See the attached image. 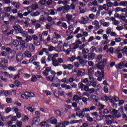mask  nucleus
I'll return each instance as SVG.
<instances>
[{
    "instance_id": "obj_1",
    "label": "nucleus",
    "mask_w": 127,
    "mask_h": 127,
    "mask_svg": "<svg viewBox=\"0 0 127 127\" xmlns=\"http://www.w3.org/2000/svg\"><path fill=\"white\" fill-rule=\"evenodd\" d=\"M48 35V31H44L42 33H40L38 35L40 41L45 42L46 40H44V37Z\"/></svg>"
},
{
    "instance_id": "obj_2",
    "label": "nucleus",
    "mask_w": 127,
    "mask_h": 127,
    "mask_svg": "<svg viewBox=\"0 0 127 127\" xmlns=\"http://www.w3.org/2000/svg\"><path fill=\"white\" fill-rule=\"evenodd\" d=\"M8 63V61L3 58H1L0 59V67L2 68V69H5L6 68V64Z\"/></svg>"
},
{
    "instance_id": "obj_3",
    "label": "nucleus",
    "mask_w": 127,
    "mask_h": 127,
    "mask_svg": "<svg viewBox=\"0 0 127 127\" xmlns=\"http://www.w3.org/2000/svg\"><path fill=\"white\" fill-rule=\"evenodd\" d=\"M65 18L68 24H71V22L75 23V20L73 19V15L71 14H67L65 16Z\"/></svg>"
},
{
    "instance_id": "obj_4",
    "label": "nucleus",
    "mask_w": 127,
    "mask_h": 127,
    "mask_svg": "<svg viewBox=\"0 0 127 127\" xmlns=\"http://www.w3.org/2000/svg\"><path fill=\"white\" fill-rule=\"evenodd\" d=\"M103 59V56L102 55H100L97 56V59H96V62L98 63H107V60H102Z\"/></svg>"
},
{
    "instance_id": "obj_5",
    "label": "nucleus",
    "mask_w": 127,
    "mask_h": 127,
    "mask_svg": "<svg viewBox=\"0 0 127 127\" xmlns=\"http://www.w3.org/2000/svg\"><path fill=\"white\" fill-rule=\"evenodd\" d=\"M46 79L47 80H48V81H50V82H54L55 83H56V82H58L59 80L58 77L54 78V76H52V75L47 76Z\"/></svg>"
},
{
    "instance_id": "obj_6",
    "label": "nucleus",
    "mask_w": 127,
    "mask_h": 127,
    "mask_svg": "<svg viewBox=\"0 0 127 127\" xmlns=\"http://www.w3.org/2000/svg\"><path fill=\"white\" fill-rule=\"evenodd\" d=\"M59 49H60L59 50V52H64L66 55H69L71 52V49L68 48L66 51H65V50H63V47L62 46L60 48H59Z\"/></svg>"
},
{
    "instance_id": "obj_7",
    "label": "nucleus",
    "mask_w": 127,
    "mask_h": 127,
    "mask_svg": "<svg viewBox=\"0 0 127 127\" xmlns=\"http://www.w3.org/2000/svg\"><path fill=\"white\" fill-rule=\"evenodd\" d=\"M51 71V67H46L45 69L42 71V74L44 76H49V72Z\"/></svg>"
},
{
    "instance_id": "obj_8",
    "label": "nucleus",
    "mask_w": 127,
    "mask_h": 127,
    "mask_svg": "<svg viewBox=\"0 0 127 127\" xmlns=\"http://www.w3.org/2000/svg\"><path fill=\"white\" fill-rule=\"evenodd\" d=\"M92 25H94L95 27V30H98L100 29L101 26H100V23L96 20H95L94 21L92 22Z\"/></svg>"
},
{
    "instance_id": "obj_9",
    "label": "nucleus",
    "mask_w": 127,
    "mask_h": 127,
    "mask_svg": "<svg viewBox=\"0 0 127 127\" xmlns=\"http://www.w3.org/2000/svg\"><path fill=\"white\" fill-rule=\"evenodd\" d=\"M81 23H82V24H86V23H88V22L89 21V17L87 16H82L81 17Z\"/></svg>"
},
{
    "instance_id": "obj_10",
    "label": "nucleus",
    "mask_w": 127,
    "mask_h": 127,
    "mask_svg": "<svg viewBox=\"0 0 127 127\" xmlns=\"http://www.w3.org/2000/svg\"><path fill=\"white\" fill-rule=\"evenodd\" d=\"M32 125H38L39 123H40V117L37 116L35 118H34L32 121Z\"/></svg>"
},
{
    "instance_id": "obj_11",
    "label": "nucleus",
    "mask_w": 127,
    "mask_h": 127,
    "mask_svg": "<svg viewBox=\"0 0 127 127\" xmlns=\"http://www.w3.org/2000/svg\"><path fill=\"white\" fill-rule=\"evenodd\" d=\"M16 59L17 62H21L23 60V55L22 53L17 54Z\"/></svg>"
},
{
    "instance_id": "obj_12",
    "label": "nucleus",
    "mask_w": 127,
    "mask_h": 127,
    "mask_svg": "<svg viewBox=\"0 0 127 127\" xmlns=\"http://www.w3.org/2000/svg\"><path fill=\"white\" fill-rule=\"evenodd\" d=\"M85 69L80 68L77 71L76 76L77 77H80L82 75H85Z\"/></svg>"
},
{
    "instance_id": "obj_13",
    "label": "nucleus",
    "mask_w": 127,
    "mask_h": 127,
    "mask_svg": "<svg viewBox=\"0 0 127 127\" xmlns=\"http://www.w3.org/2000/svg\"><path fill=\"white\" fill-rule=\"evenodd\" d=\"M104 64H106V63H100L96 64V67L98 68V69H99V70H101V71H104Z\"/></svg>"
},
{
    "instance_id": "obj_14",
    "label": "nucleus",
    "mask_w": 127,
    "mask_h": 127,
    "mask_svg": "<svg viewBox=\"0 0 127 127\" xmlns=\"http://www.w3.org/2000/svg\"><path fill=\"white\" fill-rule=\"evenodd\" d=\"M41 78V75H33L32 76V78H31V81L32 82H36V81H37V79H40Z\"/></svg>"
},
{
    "instance_id": "obj_15",
    "label": "nucleus",
    "mask_w": 127,
    "mask_h": 127,
    "mask_svg": "<svg viewBox=\"0 0 127 127\" xmlns=\"http://www.w3.org/2000/svg\"><path fill=\"white\" fill-rule=\"evenodd\" d=\"M95 76L96 77H101V76L105 77V72L104 70H101V72L100 71H97L95 72Z\"/></svg>"
},
{
    "instance_id": "obj_16",
    "label": "nucleus",
    "mask_w": 127,
    "mask_h": 127,
    "mask_svg": "<svg viewBox=\"0 0 127 127\" xmlns=\"http://www.w3.org/2000/svg\"><path fill=\"white\" fill-rule=\"evenodd\" d=\"M41 64H45V66L43 67V69H45L46 67H48V64H46V57H44L42 58L41 60Z\"/></svg>"
},
{
    "instance_id": "obj_17",
    "label": "nucleus",
    "mask_w": 127,
    "mask_h": 127,
    "mask_svg": "<svg viewBox=\"0 0 127 127\" xmlns=\"http://www.w3.org/2000/svg\"><path fill=\"white\" fill-rule=\"evenodd\" d=\"M24 57L26 58H30L32 55L31 54V52H29V51H25L24 53Z\"/></svg>"
},
{
    "instance_id": "obj_18",
    "label": "nucleus",
    "mask_w": 127,
    "mask_h": 127,
    "mask_svg": "<svg viewBox=\"0 0 127 127\" xmlns=\"http://www.w3.org/2000/svg\"><path fill=\"white\" fill-rule=\"evenodd\" d=\"M80 100H82V98H81V97H79L78 95H74L72 98V101L77 102V103L79 101H80Z\"/></svg>"
},
{
    "instance_id": "obj_19",
    "label": "nucleus",
    "mask_w": 127,
    "mask_h": 127,
    "mask_svg": "<svg viewBox=\"0 0 127 127\" xmlns=\"http://www.w3.org/2000/svg\"><path fill=\"white\" fill-rule=\"evenodd\" d=\"M10 30V28L7 27L6 26H4L2 27V31L3 33H7Z\"/></svg>"
},
{
    "instance_id": "obj_20",
    "label": "nucleus",
    "mask_w": 127,
    "mask_h": 127,
    "mask_svg": "<svg viewBox=\"0 0 127 127\" xmlns=\"http://www.w3.org/2000/svg\"><path fill=\"white\" fill-rule=\"evenodd\" d=\"M70 125V122L68 121H64L62 122V126L61 127H66L67 126H69Z\"/></svg>"
},
{
    "instance_id": "obj_21",
    "label": "nucleus",
    "mask_w": 127,
    "mask_h": 127,
    "mask_svg": "<svg viewBox=\"0 0 127 127\" xmlns=\"http://www.w3.org/2000/svg\"><path fill=\"white\" fill-rule=\"evenodd\" d=\"M2 74L5 76V77H8V78H12L13 77V74H9L8 72L6 71H4L2 73Z\"/></svg>"
},
{
    "instance_id": "obj_22",
    "label": "nucleus",
    "mask_w": 127,
    "mask_h": 127,
    "mask_svg": "<svg viewBox=\"0 0 127 127\" xmlns=\"http://www.w3.org/2000/svg\"><path fill=\"white\" fill-rule=\"evenodd\" d=\"M35 61H37V56H33L29 60V63H32V62H34Z\"/></svg>"
},
{
    "instance_id": "obj_23",
    "label": "nucleus",
    "mask_w": 127,
    "mask_h": 127,
    "mask_svg": "<svg viewBox=\"0 0 127 127\" xmlns=\"http://www.w3.org/2000/svg\"><path fill=\"white\" fill-rule=\"evenodd\" d=\"M95 53H89L88 54V60H92V59H94L95 56Z\"/></svg>"
},
{
    "instance_id": "obj_24",
    "label": "nucleus",
    "mask_w": 127,
    "mask_h": 127,
    "mask_svg": "<svg viewBox=\"0 0 127 127\" xmlns=\"http://www.w3.org/2000/svg\"><path fill=\"white\" fill-rule=\"evenodd\" d=\"M21 97L22 99H24V100H27L28 99L27 91L25 92L23 94H22Z\"/></svg>"
},
{
    "instance_id": "obj_25",
    "label": "nucleus",
    "mask_w": 127,
    "mask_h": 127,
    "mask_svg": "<svg viewBox=\"0 0 127 127\" xmlns=\"http://www.w3.org/2000/svg\"><path fill=\"white\" fill-rule=\"evenodd\" d=\"M112 110L113 114L114 116V117H115L118 115V110L114 109H113L112 108H110L109 109V111L112 112Z\"/></svg>"
},
{
    "instance_id": "obj_26",
    "label": "nucleus",
    "mask_w": 127,
    "mask_h": 127,
    "mask_svg": "<svg viewBox=\"0 0 127 127\" xmlns=\"http://www.w3.org/2000/svg\"><path fill=\"white\" fill-rule=\"evenodd\" d=\"M38 7V5L37 4H33L31 6V10L32 11H34V10H36V8Z\"/></svg>"
},
{
    "instance_id": "obj_27",
    "label": "nucleus",
    "mask_w": 127,
    "mask_h": 127,
    "mask_svg": "<svg viewBox=\"0 0 127 127\" xmlns=\"http://www.w3.org/2000/svg\"><path fill=\"white\" fill-rule=\"evenodd\" d=\"M127 5V1H121L119 3V6L126 7Z\"/></svg>"
},
{
    "instance_id": "obj_28",
    "label": "nucleus",
    "mask_w": 127,
    "mask_h": 127,
    "mask_svg": "<svg viewBox=\"0 0 127 127\" xmlns=\"http://www.w3.org/2000/svg\"><path fill=\"white\" fill-rule=\"evenodd\" d=\"M119 52H120V50L117 49L116 50L115 53L116 54H118L117 55L118 58H119V59H121L123 57V54H122V53H119Z\"/></svg>"
},
{
    "instance_id": "obj_29",
    "label": "nucleus",
    "mask_w": 127,
    "mask_h": 127,
    "mask_svg": "<svg viewBox=\"0 0 127 127\" xmlns=\"http://www.w3.org/2000/svg\"><path fill=\"white\" fill-rule=\"evenodd\" d=\"M70 48L73 50L77 49V48H79V45L76 43H73L70 46Z\"/></svg>"
},
{
    "instance_id": "obj_30",
    "label": "nucleus",
    "mask_w": 127,
    "mask_h": 127,
    "mask_svg": "<svg viewBox=\"0 0 127 127\" xmlns=\"http://www.w3.org/2000/svg\"><path fill=\"white\" fill-rule=\"evenodd\" d=\"M112 31L113 30L112 29V28L111 27H109L106 30V34H107V35H110L112 33Z\"/></svg>"
},
{
    "instance_id": "obj_31",
    "label": "nucleus",
    "mask_w": 127,
    "mask_h": 127,
    "mask_svg": "<svg viewBox=\"0 0 127 127\" xmlns=\"http://www.w3.org/2000/svg\"><path fill=\"white\" fill-rule=\"evenodd\" d=\"M29 49L32 52H33V51H34V50H35V47H34V45H33V44H30L29 45Z\"/></svg>"
},
{
    "instance_id": "obj_32",
    "label": "nucleus",
    "mask_w": 127,
    "mask_h": 127,
    "mask_svg": "<svg viewBox=\"0 0 127 127\" xmlns=\"http://www.w3.org/2000/svg\"><path fill=\"white\" fill-rule=\"evenodd\" d=\"M40 15V12H39L38 11H37L36 12L32 13L31 14V16L34 17L35 16H38V15Z\"/></svg>"
},
{
    "instance_id": "obj_33",
    "label": "nucleus",
    "mask_w": 127,
    "mask_h": 127,
    "mask_svg": "<svg viewBox=\"0 0 127 127\" xmlns=\"http://www.w3.org/2000/svg\"><path fill=\"white\" fill-rule=\"evenodd\" d=\"M61 87L62 88H65V90H69V89H71V86L65 84H62Z\"/></svg>"
},
{
    "instance_id": "obj_34",
    "label": "nucleus",
    "mask_w": 127,
    "mask_h": 127,
    "mask_svg": "<svg viewBox=\"0 0 127 127\" xmlns=\"http://www.w3.org/2000/svg\"><path fill=\"white\" fill-rule=\"evenodd\" d=\"M106 125L108 126H111V125H113V124L115 123V121H114L113 119H111V120H108L106 121Z\"/></svg>"
},
{
    "instance_id": "obj_35",
    "label": "nucleus",
    "mask_w": 127,
    "mask_h": 127,
    "mask_svg": "<svg viewBox=\"0 0 127 127\" xmlns=\"http://www.w3.org/2000/svg\"><path fill=\"white\" fill-rule=\"evenodd\" d=\"M25 37H26L25 41L27 43H28L29 41H31V40H32V37L31 36L27 35Z\"/></svg>"
},
{
    "instance_id": "obj_36",
    "label": "nucleus",
    "mask_w": 127,
    "mask_h": 127,
    "mask_svg": "<svg viewBox=\"0 0 127 127\" xmlns=\"http://www.w3.org/2000/svg\"><path fill=\"white\" fill-rule=\"evenodd\" d=\"M29 21H30V18H26L24 22V24L25 26H29L30 25Z\"/></svg>"
},
{
    "instance_id": "obj_37",
    "label": "nucleus",
    "mask_w": 127,
    "mask_h": 127,
    "mask_svg": "<svg viewBox=\"0 0 127 127\" xmlns=\"http://www.w3.org/2000/svg\"><path fill=\"white\" fill-rule=\"evenodd\" d=\"M89 52V49L84 48L82 49L81 53L82 54H88Z\"/></svg>"
},
{
    "instance_id": "obj_38",
    "label": "nucleus",
    "mask_w": 127,
    "mask_h": 127,
    "mask_svg": "<svg viewBox=\"0 0 127 127\" xmlns=\"http://www.w3.org/2000/svg\"><path fill=\"white\" fill-rule=\"evenodd\" d=\"M48 50L50 52H52V51H56V48H55V47H53L52 46H49Z\"/></svg>"
},
{
    "instance_id": "obj_39",
    "label": "nucleus",
    "mask_w": 127,
    "mask_h": 127,
    "mask_svg": "<svg viewBox=\"0 0 127 127\" xmlns=\"http://www.w3.org/2000/svg\"><path fill=\"white\" fill-rule=\"evenodd\" d=\"M28 98H34L35 97V94L32 92H27Z\"/></svg>"
},
{
    "instance_id": "obj_40",
    "label": "nucleus",
    "mask_w": 127,
    "mask_h": 127,
    "mask_svg": "<svg viewBox=\"0 0 127 127\" xmlns=\"http://www.w3.org/2000/svg\"><path fill=\"white\" fill-rule=\"evenodd\" d=\"M105 106L103 104H99L98 105V111H102V110H104L105 109Z\"/></svg>"
},
{
    "instance_id": "obj_41",
    "label": "nucleus",
    "mask_w": 127,
    "mask_h": 127,
    "mask_svg": "<svg viewBox=\"0 0 127 127\" xmlns=\"http://www.w3.org/2000/svg\"><path fill=\"white\" fill-rule=\"evenodd\" d=\"M110 41H108L105 40V41H102L101 43V45H107V44H109L110 43Z\"/></svg>"
},
{
    "instance_id": "obj_42",
    "label": "nucleus",
    "mask_w": 127,
    "mask_h": 127,
    "mask_svg": "<svg viewBox=\"0 0 127 127\" xmlns=\"http://www.w3.org/2000/svg\"><path fill=\"white\" fill-rule=\"evenodd\" d=\"M9 15H10V14H9V13H3L2 16L1 17V20H3L4 19V17H8V16H9Z\"/></svg>"
},
{
    "instance_id": "obj_43",
    "label": "nucleus",
    "mask_w": 127,
    "mask_h": 127,
    "mask_svg": "<svg viewBox=\"0 0 127 127\" xmlns=\"http://www.w3.org/2000/svg\"><path fill=\"white\" fill-rule=\"evenodd\" d=\"M116 67L117 70H120L124 68V66L121 64V63H120L117 65H116Z\"/></svg>"
},
{
    "instance_id": "obj_44",
    "label": "nucleus",
    "mask_w": 127,
    "mask_h": 127,
    "mask_svg": "<svg viewBox=\"0 0 127 127\" xmlns=\"http://www.w3.org/2000/svg\"><path fill=\"white\" fill-rule=\"evenodd\" d=\"M53 64L55 67H57L58 66H59V63L57 60H56V61H53Z\"/></svg>"
},
{
    "instance_id": "obj_45",
    "label": "nucleus",
    "mask_w": 127,
    "mask_h": 127,
    "mask_svg": "<svg viewBox=\"0 0 127 127\" xmlns=\"http://www.w3.org/2000/svg\"><path fill=\"white\" fill-rule=\"evenodd\" d=\"M8 70H9V71H12V72H15L17 69L16 68H14V67L10 66L8 67Z\"/></svg>"
},
{
    "instance_id": "obj_46",
    "label": "nucleus",
    "mask_w": 127,
    "mask_h": 127,
    "mask_svg": "<svg viewBox=\"0 0 127 127\" xmlns=\"http://www.w3.org/2000/svg\"><path fill=\"white\" fill-rule=\"evenodd\" d=\"M94 73V68L91 67L88 69V75H92Z\"/></svg>"
},
{
    "instance_id": "obj_47",
    "label": "nucleus",
    "mask_w": 127,
    "mask_h": 127,
    "mask_svg": "<svg viewBox=\"0 0 127 127\" xmlns=\"http://www.w3.org/2000/svg\"><path fill=\"white\" fill-rule=\"evenodd\" d=\"M109 52L111 54H114V48L111 47L109 49H108V50L107 51V53H109Z\"/></svg>"
},
{
    "instance_id": "obj_48",
    "label": "nucleus",
    "mask_w": 127,
    "mask_h": 127,
    "mask_svg": "<svg viewBox=\"0 0 127 127\" xmlns=\"http://www.w3.org/2000/svg\"><path fill=\"white\" fill-rule=\"evenodd\" d=\"M51 121V123L52 125H56V124H57V120L55 119H53V118H51L50 119Z\"/></svg>"
},
{
    "instance_id": "obj_49",
    "label": "nucleus",
    "mask_w": 127,
    "mask_h": 127,
    "mask_svg": "<svg viewBox=\"0 0 127 127\" xmlns=\"http://www.w3.org/2000/svg\"><path fill=\"white\" fill-rule=\"evenodd\" d=\"M88 17L89 20L90 19H91V20H94V19H95V15H94V14L93 13L90 14L88 15Z\"/></svg>"
},
{
    "instance_id": "obj_50",
    "label": "nucleus",
    "mask_w": 127,
    "mask_h": 127,
    "mask_svg": "<svg viewBox=\"0 0 127 127\" xmlns=\"http://www.w3.org/2000/svg\"><path fill=\"white\" fill-rule=\"evenodd\" d=\"M103 91L105 94H108V93H109V88L107 86H104L103 87Z\"/></svg>"
},
{
    "instance_id": "obj_51",
    "label": "nucleus",
    "mask_w": 127,
    "mask_h": 127,
    "mask_svg": "<svg viewBox=\"0 0 127 127\" xmlns=\"http://www.w3.org/2000/svg\"><path fill=\"white\" fill-rule=\"evenodd\" d=\"M55 36H56V39H61V36L58 34L57 32H54Z\"/></svg>"
},
{
    "instance_id": "obj_52",
    "label": "nucleus",
    "mask_w": 127,
    "mask_h": 127,
    "mask_svg": "<svg viewBox=\"0 0 127 127\" xmlns=\"http://www.w3.org/2000/svg\"><path fill=\"white\" fill-rule=\"evenodd\" d=\"M11 94V92H9L7 90L4 91V96H5V97H8V96H10Z\"/></svg>"
},
{
    "instance_id": "obj_53",
    "label": "nucleus",
    "mask_w": 127,
    "mask_h": 127,
    "mask_svg": "<svg viewBox=\"0 0 127 127\" xmlns=\"http://www.w3.org/2000/svg\"><path fill=\"white\" fill-rule=\"evenodd\" d=\"M43 92L47 96H50L51 95V92H50L49 90H43Z\"/></svg>"
},
{
    "instance_id": "obj_54",
    "label": "nucleus",
    "mask_w": 127,
    "mask_h": 127,
    "mask_svg": "<svg viewBox=\"0 0 127 127\" xmlns=\"http://www.w3.org/2000/svg\"><path fill=\"white\" fill-rule=\"evenodd\" d=\"M111 23L109 22H105L102 24L103 26L104 27H108V26H110Z\"/></svg>"
},
{
    "instance_id": "obj_55",
    "label": "nucleus",
    "mask_w": 127,
    "mask_h": 127,
    "mask_svg": "<svg viewBox=\"0 0 127 127\" xmlns=\"http://www.w3.org/2000/svg\"><path fill=\"white\" fill-rule=\"evenodd\" d=\"M102 38L104 40L110 41V40H109V36H108V34H104L102 36Z\"/></svg>"
},
{
    "instance_id": "obj_56",
    "label": "nucleus",
    "mask_w": 127,
    "mask_h": 127,
    "mask_svg": "<svg viewBox=\"0 0 127 127\" xmlns=\"http://www.w3.org/2000/svg\"><path fill=\"white\" fill-rule=\"evenodd\" d=\"M58 57V54H52V61L57 60L56 58Z\"/></svg>"
},
{
    "instance_id": "obj_57",
    "label": "nucleus",
    "mask_w": 127,
    "mask_h": 127,
    "mask_svg": "<svg viewBox=\"0 0 127 127\" xmlns=\"http://www.w3.org/2000/svg\"><path fill=\"white\" fill-rule=\"evenodd\" d=\"M4 10L6 12H9V11H10V10H11V7H10V6L6 7L4 8Z\"/></svg>"
},
{
    "instance_id": "obj_58",
    "label": "nucleus",
    "mask_w": 127,
    "mask_h": 127,
    "mask_svg": "<svg viewBox=\"0 0 127 127\" xmlns=\"http://www.w3.org/2000/svg\"><path fill=\"white\" fill-rule=\"evenodd\" d=\"M81 30V28L80 27H78L73 32V34H77L79 33V31Z\"/></svg>"
},
{
    "instance_id": "obj_59",
    "label": "nucleus",
    "mask_w": 127,
    "mask_h": 127,
    "mask_svg": "<svg viewBox=\"0 0 127 127\" xmlns=\"http://www.w3.org/2000/svg\"><path fill=\"white\" fill-rule=\"evenodd\" d=\"M18 44H19V42H18V41L17 40H14L13 42V45H14V46H15V47H17V46L18 45Z\"/></svg>"
},
{
    "instance_id": "obj_60",
    "label": "nucleus",
    "mask_w": 127,
    "mask_h": 127,
    "mask_svg": "<svg viewBox=\"0 0 127 127\" xmlns=\"http://www.w3.org/2000/svg\"><path fill=\"white\" fill-rule=\"evenodd\" d=\"M121 19L124 22L127 23V19L126 18V16L123 15L121 16Z\"/></svg>"
},
{
    "instance_id": "obj_61",
    "label": "nucleus",
    "mask_w": 127,
    "mask_h": 127,
    "mask_svg": "<svg viewBox=\"0 0 127 127\" xmlns=\"http://www.w3.org/2000/svg\"><path fill=\"white\" fill-rule=\"evenodd\" d=\"M56 115H57V116H59V117H61L62 116V112L59 110H56L55 112Z\"/></svg>"
},
{
    "instance_id": "obj_62",
    "label": "nucleus",
    "mask_w": 127,
    "mask_h": 127,
    "mask_svg": "<svg viewBox=\"0 0 127 127\" xmlns=\"http://www.w3.org/2000/svg\"><path fill=\"white\" fill-rule=\"evenodd\" d=\"M124 104H125V101H124L123 100H121L120 101H119L118 106L119 107H122V106H123Z\"/></svg>"
},
{
    "instance_id": "obj_63",
    "label": "nucleus",
    "mask_w": 127,
    "mask_h": 127,
    "mask_svg": "<svg viewBox=\"0 0 127 127\" xmlns=\"http://www.w3.org/2000/svg\"><path fill=\"white\" fill-rule=\"evenodd\" d=\"M122 51V53L123 54H127V46L124 47Z\"/></svg>"
},
{
    "instance_id": "obj_64",
    "label": "nucleus",
    "mask_w": 127,
    "mask_h": 127,
    "mask_svg": "<svg viewBox=\"0 0 127 127\" xmlns=\"http://www.w3.org/2000/svg\"><path fill=\"white\" fill-rule=\"evenodd\" d=\"M103 114L104 115H108V114H110V111L107 109H104L103 110Z\"/></svg>"
}]
</instances>
